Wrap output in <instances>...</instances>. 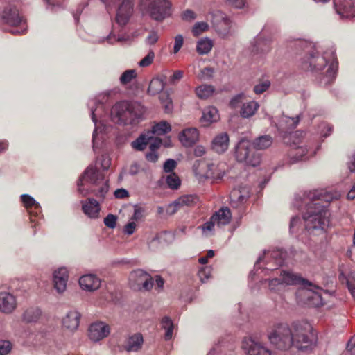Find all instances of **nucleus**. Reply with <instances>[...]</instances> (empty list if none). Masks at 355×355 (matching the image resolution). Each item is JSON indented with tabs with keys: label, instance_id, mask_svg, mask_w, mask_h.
Here are the masks:
<instances>
[{
	"label": "nucleus",
	"instance_id": "f257e3e1",
	"mask_svg": "<svg viewBox=\"0 0 355 355\" xmlns=\"http://www.w3.org/2000/svg\"><path fill=\"white\" fill-rule=\"evenodd\" d=\"M335 198H337V195L323 189L309 191L304 193L303 200L307 208L303 214V220L304 228L310 234L326 232L330 225L327 204Z\"/></svg>",
	"mask_w": 355,
	"mask_h": 355
},
{
	"label": "nucleus",
	"instance_id": "f03ea898",
	"mask_svg": "<svg viewBox=\"0 0 355 355\" xmlns=\"http://www.w3.org/2000/svg\"><path fill=\"white\" fill-rule=\"evenodd\" d=\"M338 65L336 51L332 47L324 51L322 55L311 54L309 60L303 62L302 67L318 76L319 83L327 85L335 79Z\"/></svg>",
	"mask_w": 355,
	"mask_h": 355
},
{
	"label": "nucleus",
	"instance_id": "7ed1b4c3",
	"mask_svg": "<svg viewBox=\"0 0 355 355\" xmlns=\"http://www.w3.org/2000/svg\"><path fill=\"white\" fill-rule=\"evenodd\" d=\"M145 112V107L137 102L121 101L116 103L111 110L113 120L123 125L137 123Z\"/></svg>",
	"mask_w": 355,
	"mask_h": 355
},
{
	"label": "nucleus",
	"instance_id": "20e7f679",
	"mask_svg": "<svg viewBox=\"0 0 355 355\" xmlns=\"http://www.w3.org/2000/svg\"><path fill=\"white\" fill-rule=\"evenodd\" d=\"M292 347L304 351L310 348L314 343L313 327L306 321H295L291 324Z\"/></svg>",
	"mask_w": 355,
	"mask_h": 355
},
{
	"label": "nucleus",
	"instance_id": "39448f33",
	"mask_svg": "<svg viewBox=\"0 0 355 355\" xmlns=\"http://www.w3.org/2000/svg\"><path fill=\"white\" fill-rule=\"evenodd\" d=\"M83 182L99 185L100 188L98 192L96 193V196L98 197L104 198L108 191V185L107 182L104 181V175L99 171L97 166L92 165L88 166L78 182V192L83 196H85L89 194L90 191L83 187L84 186Z\"/></svg>",
	"mask_w": 355,
	"mask_h": 355
},
{
	"label": "nucleus",
	"instance_id": "423d86ee",
	"mask_svg": "<svg viewBox=\"0 0 355 355\" xmlns=\"http://www.w3.org/2000/svg\"><path fill=\"white\" fill-rule=\"evenodd\" d=\"M291 334V324L277 323L268 331L267 338L277 349L288 350L292 347Z\"/></svg>",
	"mask_w": 355,
	"mask_h": 355
},
{
	"label": "nucleus",
	"instance_id": "0eeeda50",
	"mask_svg": "<svg viewBox=\"0 0 355 355\" xmlns=\"http://www.w3.org/2000/svg\"><path fill=\"white\" fill-rule=\"evenodd\" d=\"M107 7L116 8L115 22L125 26L134 13L135 0H101Z\"/></svg>",
	"mask_w": 355,
	"mask_h": 355
},
{
	"label": "nucleus",
	"instance_id": "6e6552de",
	"mask_svg": "<svg viewBox=\"0 0 355 355\" xmlns=\"http://www.w3.org/2000/svg\"><path fill=\"white\" fill-rule=\"evenodd\" d=\"M1 17L4 23L12 27L10 31L12 34L20 35L26 32L25 21L16 5L8 3L3 8Z\"/></svg>",
	"mask_w": 355,
	"mask_h": 355
},
{
	"label": "nucleus",
	"instance_id": "1a4fd4ad",
	"mask_svg": "<svg viewBox=\"0 0 355 355\" xmlns=\"http://www.w3.org/2000/svg\"><path fill=\"white\" fill-rule=\"evenodd\" d=\"M235 156L238 162H245L247 165L257 166L260 164L261 157L252 148V144L245 139H242L238 143Z\"/></svg>",
	"mask_w": 355,
	"mask_h": 355
},
{
	"label": "nucleus",
	"instance_id": "9d476101",
	"mask_svg": "<svg viewBox=\"0 0 355 355\" xmlns=\"http://www.w3.org/2000/svg\"><path fill=\"white\" fill-rule=\"evenodd\" d=\"M299 137L300 134L297 132L289 135V139L293 141L291 148L288 153L291 164L306 159L308 157L306 155L309 153L307 146L299 139Z\"/></svg>",
	"mask_w": 355,
	"mask_h": 355
},
{
	"label": "nucleus",
	"instance_id": "9b49d317",
	"mask_svg": "<svg viewBox=\"0 0 355 355\" xmlns=\"http://www.w3.org/2000/svg\"><path fill=\"white\" fill-rule=\"evenodd\" d=\"M246 355H272L271 350L257 338H244L241 346Z\"/></svg>",
	"mask_w": 355,
	"mask_h": 355
},
{
	"label": "nucleus",
	"instance_id": "f8f14e48",
	"mask_svg": "<svg viewBox=\"0 0 355 355\" xmlns=\"http://www.w3.org/2000/svg\"><path fill=\"white\" fill-rule=\"evenodd\" d=\"M129 281L131 286L135 290L150 291L153 286L151 276L141 269L131 272L129 275Z\"/></svg>",
	"mask_w": 355,
	"mask_h": 355
},
{
	"label": "nucleus",
	"instance_id": "ddd939ff",
	"mask_svg": "<svg viewBox=\"0 0 355 355\" xmlns=\"http://www.w3.org/2000/svg\"><path fill=\"white\" fill-rule=\"evenodd\" d=\"M149 13L152 19L162 21L171 14V3L168 0H157L149 6Z\"/></svg>",
	"mask_w": 355,
	"mask_h": 355
},
{
	"label": "nucleus",
	"instance_id": "4468645a",
	"mask_svg": "<svg viewBox=\"0 0 355 355\" xmlns=\"http://www.w3.org/2000/svg\"><path fill=\"white\" fill-rule=\"evenodd\" d=\"M110 326L105 322L96 321L88 328V337L93 342H98L107 338L110 334Z\"/></svg>",
	"mask_w": 355,
	"mask_h": 355
},
{
	"label": "nucleus",
	"instance_id": "2eb2a0df",
	"mask_svg": "<svg viewBox=\"0 0 355 355\" xmlns=\"http://www.w3.org/2000/svg\"><path fill=\"white\" fill-rule=\"evenodd\" d=\"M334 5L341 18L355 17V3L352 0H334Z\"/></svg>",
	"mask_w": 355,
	"mask_h": 355
},
{
	"label": "nucleus",
	"instance_id": "dca6fc26",
	"mask_svg": "<svg viewBox=\"0 0 355 355\" xmlns=\"http://www.w3.org/2000/svg\"><path fill=\"white\" fill-rule=\"evenodd\" d=\"M79 285L85 291L94 292L100 288L101 280L96 275L86 274L79 278Z\"/></svg>",
	"mask_w": 355,
	"mask_h": 355
},
{
	"label": "nucleus",
	"instance_id": "f3484780",
	"mask_svg": "<svg viewBox=\"0 0 355 355\" xmlns=\"http://www.w3.org/2000/svg\"><path fill=\"white\" fill-rule=\"evenodd\" d=\"M321 289L316 286H312L304 288L302 291L303 295L307 297V302L309 305L313 306H321L324 305V302L321 295Z\"/></svg>",
	"mask_w": 355,
	"mask_h": 355
},
{
	"label": "nucleus",
	"instance_id": "a211bd4d",
	"mask_svg": "<svg viewBox=\"0 0 355 355\" xmlns=\"http://www.w3.org/2000/svg\"><path fill=\"white\" fill-rule=\"evenodd\" d=\"M286 258V252L280 249L273 250L272 251H268L265 252L264 257L263 259V261H266L267 264L270 262H274V265L275 267L281 266L284 260ZM262 261V258H259L257 261L255 263L257 266L258 263Z\"/></svg>",
	"mask_w": 355,
	"mask_h": 355
},
{
	"label": "nucleus",
	"instance_id": "6ab92c4d",
	"mask_svg": "<svg viewBox=\"0 0 355 355\" xmlns=\"http://www.w3.org/2000/svg\"><path fill=\"white\" fill-rule=\"evenodd\" d=\"M279 277L284 282V287L286 285H302L304 288L312 286V283L301 276L291 272L282 271Z\"/></svg>",
	"mask_w": 355,
	"mask_h": 355
},
{
	"label": "nucleus",
	"instance_id": "aec40b11",
	"mask_svg": "<svg viewBox=\"0 0 355 355\" xmlns=\"http://www.w3.org/2000/svg\"><path fill=\"white\" fill-rule=\"evenodd\" d=\"M68 277V271L66 268H60L54 272V288L58 293H62L65 291Z\"/></svg>",
	"mask_w": 355,
	"mask_h": 355
},
{
	"label": "nucleus",
	"instance_id": "412c9836",
	"mask_svg": "<svg viewBox=\"0 0 355 355\" xmlns=\"http://www.w3.org/2000/svg\"><path fill=\"white\" fill-rule=\"evenodd\" d=\"M81 314L76 310H70L62 319V326L64 329L74 331L80 324Z\"/></svg>",
	"mask_w": 355,
	"mask_h": 355
},
{
	"label": "nucleus",
	"instance_id": "4be33fe9",
	"mask_svg": "<svg viewBox=\"0 0 355 355\" xmlns=\"http://www.w3.org/2000/svg\"><path fill=\"white\" fill-rule=\"evenodd\" d=\"M15 297L8 292H0V311L10 313L16 308Z\"/></svg>",
	"mask_w": 355,
	"mask_h": 355
},
{
	"label": "nucleus",
	"instance_id": "5701e85b",
	"mask_svg": "<svg viewBox=\"0 0 355 355\" xmlns=\"http://www.w3.org/2000/svg\"><path fill=\"white\" fill-rule=\"evenodd\" d=\"M199 133L196 128H189L183 130L179 135L181 144L186 147H190L198 141Z\"/></svg>",
	"mask_w": 355,
	"mask_h": 355
},
{
	"label": "nucleus",
	"instance_id": "b1692460",
	"mask_svg": "<svg viewBox=\"0 0 355 355\" xmlns=\"http://www.w3.org/2000/svg\"><path fill=\"white\" fill-rule=\"evenodd\" d=\"M271 40L263 38L262 36L258 35L252 44V51L254 54L265 55L269 53L272 49Z\"/></svg>",
	"mask_w": 355,
	"mask_h": 355
},
{
	"label": "nucleus",
	"instance_id": "393cba45",
	"mask_svg": "<svg viewBox=\"0 0 355 355\" xmlns=\"http://www.w3.org/2000/svg\"><path fill=\"white\" fill-rule=\"evenodd\" d=\"M229 146V136L226 132L217 135L211 141V148L218 154L225 153Z\"/></svg>",
	"mask_w": 355,
	"mask_h": 355
},
{
	"label": "nucleus",
	"instance_id": "a878e982",
	"mask_svg": "<svg viewBox=\"0 0 355 355\" xmlns=\"http://www.w3.org/2000/svg\"><path fill=\"white\" fill-rule=\"evenodd\" d=\"M209 162L200 160L196 161L193 166L195 176L199 181L207 179L208 176H213V173L208 170Z\"/></svg>",
	"mask_w": 355,
	"mask_h": 355
},
{
	"label": "nucleus",
	"instance_id": "bb28decb",
	"mask_svg": "<svg viewBox=\"0 0 355 355\" xmlns=\"http://www.w3.org/2000/svg\"><path fill=\"white\" fill-rule=\"evenodd\" d=\"M81 203L83 211L85 215L92 218L98 217L101 208L98 201L94 198H88L87 201H82Z\"/></svg>",
	"mask_w": 355,
	"mask_h": 355
},
{
	"label": "nucleus",
	"instance_id": "cd10ccee",
	"mask_svg": "<svg viewBox=\"0 0 355 355\" xmlns=\"http://www.w3.org/2000/svg\"><path fill=\"white\" fill-rule=\"evenodd\" d=\"M232 218V214L229 208L224 207L220 208L212 216V220H215L218 226L227 225Z\"/></svg>",
	"mask_w": 355,
	"mask_h": 355
},
{
	"label": "nucleus",
	"instance_id": "c85d7f7f",
	"mask_svg": "<svg viewBox=\"0 0 355 355\" xmlns=\"http://www.w3.org/2000/svg\"><path fill=\"white\" fill-rule=\"evenodd\" d=\"M249 198V192L247 189H234L230 195V203L233 207H238L239 204H243Z\"/></svg>",
	"mask_w": 355,
	"mask_h": 355
},
{
	"label": "nucleus",
	"instance_id": "c756f323",
	"mask_svg": "<svg viewBox=\"0 0 355 355\" xmlns=\"http://www.w3.org/2000/svg\"><path fill=\"white\" fill-rule=\"evenodd\" d=\"M143 342L142 335L139 333L135 334L127 339L125 349L128 352H137L141 347Z\"/></svg>",
	"mask_w": 355,
	"mask_h": 355
},
{
	"label": "nucleus",
	"instance_id": "7c9ffc66",
	"mask_svg": "<svg viewBox=\"0 0 355 355\" xmlns=\"http://www.w3.org/2000/svg\"><path fill=\"white\" fill-rule=\"evenodd\" d=\"M299 116L291 118L286 116H282L277 127L282 132H287L294 129L298 124Z\"/></svg>",
	"mask_w": 355,
	"mask_h": 355
},
{
	"label": "nucleus",
	"instance_id": "2f4dec72",
	"mask_svg": "<svg viewBox=\"0 0 355 355\" xmlns=\"http://www.w3.org/2000/svg\"><path fill=\"white\" fill-rule=\"evenodd\" d=\"M88 106L91 110V117L94 123L96 124L97 122V116L101 114V112L104 110V105L100 100L97 98L92 99L88 103Z\"/></svg>",
	"mask_w": 355,
	"mask_h": 355
},
{
	"label": "nucleus",
	"instance_id": "473e14b6",
	"mask_svg": "<svg viewBox=\"0 0 355 355\" xmlns=\"http://www.w3.org/2000/svg\"><path fill=\"white\" fill-rule=\"evenodd\" d=\"M219 119L218 110L214 107H208L203 111L201 121L208 125L213 122H216Z\"/></svg>",
	"mask_w": 355,
	"mask_h": 355
},
{
	"label": "nucleus",
	"instance_id": "72a5a7b5",
	"mask_svg": "<svg viewBox=\"0 0 355 355\" xmlns=\"http://www.w3.org/2000/svg\"><path fill=\"white\" fill-rule=\"evenodd\" d=\"M259 105L254 101L244 103L241 109V115L243 118H249L253 116L259 108Z\"/></svg>",
	"mask_w": 355,
	"mask_h": 355
},
{
	"label": "nucleus",
	"instance_id": "f704fd0d",
	"mask_svg": "<svg viewBox=\"0 0 355 355\" xmlns=\"http://www.w3.org/2000/svg\"><path fill=\"white\" fill-rule=\"evenodd\" d=\"M21 199L24 206L28 209L29 213L31 214L33 209L35 214L40 212V206L33 198L28 194H23L21 196Z\"/></svg>",
	"mask_w": 355,
	"mask_h": 355
},
{
	"label": "nucleus",
	"instance_id": "c9c22d12",
	"mask_svg": "<svg viewBox=\"0 0 355 355\" xmlns=\"http://www.w3.org/2000/svg\"><path fill=\"white\" fill-rule=\"evenodd\" d=\"M150 135L151 133H148V132L141 134L136 140L132 142V147L137 150H144L149 143V140H150Z\"/></svg>",
	"mask_w": 355,
	"mask_h": 355
},
{
	"label": "nucleus",
	"instance_id": "e433bc0d",
	"mask_svg": "<svg viewBox=\"0 0 355 355\" xmlns=\"http://www.w3.org/2000/svg\"><path fill=\"white\" fill-rule=\"evenodd\" d=\"M272 144V138L269 135H263L256 138L252 145L257 150H264L270 147Z\"/></svg>",
	"mask_w": 355,
	"mask_h": 355
},
{
	"label": "nucleus",
	"instance_id": "4c0bfd02",
	"mask_svg": "<svg viewBox=\"0 0 355 355\" xmlns=\"http://www.w3.org/2000/svg\"><path fill=\"white\" fill-rule=\"evenodd\" d=\"M171 130V125L165 121H162L159 123H156L152 127L151 130L148 131V133H151V135H163L168 132H170Z\"/></svg>",
	"mask_w": 355,
	"mask_h": 355
},
{
	"label": "nucleus",
	"instance_id": "58836bf2",
	"mask_svg": "<svg viewBox=\"0 0 355 355\" xmlns=\"http://www.w3.org/2000/svg\"><path fill=\"white\" fill-rule=\"evenodd\" d=\"M215 89L212 85H201L196 88V94L200 99H206L211 96Z\"/></svg>",
	"mask_w": 355,
	"mask_h": 355
},
{
	"label": "nucleus",
	"instance_id": "ea45409f",
	"mask_svg": "<svg viewBox=\"0 0 355 355\" xmlns=\"http://www.w3.org/2000/svg\"><path fill=\"white\" fill-rule=\"evenodd\" d=\"M213 47V42L209 38L200 40L196 45V51L200 55L207 54Z\"/></svg>",
	"mask_w": 355,
	"mask_h": 355
},
{
	"label": "nucleus",
	"instance_id": "a19ab883",
	"mask_svg": "<svg viewBox=\"0 0 355 355\" xmlns=\"http://www.w3.org/2000/svg\"><path fill=\"white\" fill-rule=\"evenodd\" d=\"M162 327L165 330L164 338L166 340H171L173 337L174 325L168 317H164L161 321Z\"/></svg>",
	"mask_w": 355,
	"mask_h": 355
},
{
	"label": "nucleus",
	"instance_id": "79ce46f5",
	"mask_svg": "<svg viewBox=\"0 0 355 355\" xmlns=\"http://www.w3.org/2000/svg\"><path fill=\"white\" fill-rule=\"evenodd\" d=\"M165 87L163 80L159 78H153L150 84L148 89V92L151 95H155L161 92Z\"/></svg>",
	"mask_w": 355,
	"mask_h": 355
},
{
	"label": "nucleus",
	"instance_id": "37998d69",
	"mask_svg": "<svg viewBox=\"0 0 355 355\" xmlns=\"http://www.w3.org/2000/svg\"><path fill=\"white\" fill-rule=\"evenodd\" d=\"M177 201L181 208L184 207H191L198 202V198L195 195H186L178 198Z\"/></svg>",
	"mask_w": 355,
	"mask_h": 355
},
{
	"label": "nucleus",
	"instance_id": "c03bdc74",
	"mask_svg": "<svg viewBox=\"0 0 355 355\" xmlns=\"http://www.w3.org/2000/svg\"><path fill=\"white\" fill-rule=\"evenodd\" d=\"M41 315V311L38 309H30L24 313V320L27 322H33L37 321Z\"/></svg>",
	"mask_w": 355,
	"mask_h": 355
},
{
	"label": "nucleus",
	"instance_id": "a18cd8bd",
	"mask_svg": "<svg viewBox=\"0 0 355 355\" xmlns=\"http://www.w3.org/2000/svg\"><path fill=\"white\" fill-rule=\"evenodd\" d=\"M208 170L210 171L211 173H213V176H208V178L211 179H220L224 175V170L220 168L219 165L215 164L214 163L209 164Z\"/></svg>",
	"mask_w": 355,
	"mask_h": 355
},
{
	"label": "nucleus",
	"instance_id": "49530a36",
	"mask_svg": "<svg viewBox=\"0 0 355 355\" xmlns=\"http://www.w3.org/2000/svg\"><path fill=\"white\" fill-rule=\"evenodd\" d=\"M166 182L168 187L172 189H176L180 185V178L175 173H171L167 175Z\"/></svg>",
	"mask_w": 355,
	"mask_h": 355
},
{
	"label": "nucleus",
	"instance_id": "de8ad7c7",
	"mask_svg": "<svg viewBox=\"0 0 355 355\" xmlns=\"http://www.w3.org/2000/svg\"><path fill=\"white\" fill-rule=\"evenodd\" d=\"M137 73L135 69H129L124 71L120 77V83L122 85H126L136 78Z\"/></svg>",
	"mask_w": 355,
	"mask_h": 355
},
{
	"label": "nucleus",
	"instance_id": "09e8293b",
	"mask_svg": "<svg viewBox=\"0 0 355 355\" xmlns=\"http://www.w3.org/2000/svg\"><path fill=\"white\" fill-rule=\"evenodd\" d=\"M269 288L273 292H279L284 288V282H282L281 277L273 278L269 280Z\"/></svg>",
	"mask_w": 355,
	"mask_h": 355
},
{
	"label": "nucleus",
	"instance_id": "8fccbe9b",
	"mask_svg": "<svg viewBox=\"0 0 355 355\" xmlns=\"http://www.w3.org/2000/svg\"><path fill=\"white\" fill-rule=\"evenodd\" d=\"M211 268L209 266L202 267L198 272V276L202 283H205L209 278L211 277Z\"/></svg>",
	"mask_w": 355,
	"mask_h": 355
},
{
	"label": "nucleus",
	"instance_id": "3c124183",
	"mask_svg": "<svg viewBox=\"0 0 355 355\" xmlns=\"http://www.w3.org/2000/svg\"><path fill=\"white\" fill-rule=\"evenodd\" d=\"M302 227V220L299 216L292 217L290 222L289 229L291 233H297Z\"/></svg>",
	"mask_w": 355,
	"mask_h": 355
},
{
	"label": "nucleus",
	"instance_id": "603ef678",
	"mask_svg": "<svg viewBox=\"0 0 355 355\" xmlns=\"http://www.w3.org/2000/svg\"><path fill=\"white\" fill-rule=\"evenodd\" d=\"M161 103L164 107L165 112L170 113L173 110V103L168 95L163 94L159 96Z\"/></svg>",
	"mask_w": 355,
	"mask_h": 355
},
{
	"label": "nucleus",
	"instance_id": "864d4df0",
	"mask_svg": "<svg viewBox=\"0 0 355 355\" xmlns=\"http://www.w3.org/2000/svg\"><path fill=\"white\" fill-rule=\"evenodd\" d=\"M209 28L207 23L202 21L197 22L192 28V33L194 36H198L203 32L206 31Z\"/></svg>",
	"mask_w": 355,
	"mask_h": 355
},
{
	"label": "nucleus",
	"instance_id": "5fc2aeb1",
	"mask_svg": "<svg viewBox=\"0 0 355 355\" xmlns=\"http://www.w3.org/2000/svg\"><path fill=\"white\" fill-rule=\"evenodd\" d=\"M214 69L212 67H207L200 70L198 78L202 80H207L212 78Z\"/></svg>",
	"mask_w": 355,
	"mask_h": 355
},
{
	"label": "nucleus",
	"instance_id": "6e6d98bb",
	"mask_svg": "<svg viewBox=\"0 0 355 355\" xmlns=\"http://www.w3.org/2000/svg\"><path fill=\"white\" fill-rule=\"evenodd\" d=\"M111 159L109 156L106 155H103L100 158H98L96 162V166L100 165L103 170H107L110 166Z\"/></svg>",
	"mask_w": 355,
	"mask_h": 355
},
{
	"label": "nucleus",
	"instance_id": "4d7b16f0",
	"mask_svg": "<svg viewBox=\"0 0 355 355\" xmlns=\"http://www.w3.org/2000/svg\"><path fill=\"white\" fill-rule=\"evenodd\" d=\"M162 141L157 137H153V135H150V140H149V149L150 150L157 151L162 145Z\"/></svg>",
	"mask_w": 355,
	"mask_h": 355
},
{
	"label": "nucleus",
	"instance_id": "13d9d810",
	"mask_svg": "<svg viewBox=\"0 0 355 355\" xmlns=\"http://www.w3.org/2000/svg\"><path fill=\"white\" fill-rule=\"evenodd\" d=\"M155 58V53L153 51H150L148 54L139 62V65L141 67L149 66Z\"/></svg>",
	"mask_w": 355,
	"mask_h": 355
},
{
	"label": "nucleus",
	"instance_id": "bf43d9fd",
	"mask_svg": "<svg viewBox=\"0 0 355 355\" xmlns=\"http://www.w3.org/2000/svg\"><path fill=\"white\" fill-rule=\"evenodd\" d=\"M333 127L327 123H321L319 125V131L322 137L329 136L332 132Z\"/></svg>",
	"mask_w": 355,
	"mask_h": 355
},
{
	"label": "nucleus",
	"instance_id": "052dcab7",
	"mask_svg": "<svg viewBox=\"0 0 355 355\" xmlns=\"http://www.w3.org/2000/svg\"><path fill=\"white\" fill-rule=\"evenodd\" d=\"M145 209L143 207L135 205L134 207V214L131 220L137 221L144 217Z\"/></svg>",
	"mask_w": 355,
	"mask_h": 355
},
{
	"label": "nucleus",
	"instance_id": "680f3d73",
	"mask_svg": "<svg viewBox=\"0 0 355 355\" xmlns=\"http://www.w3.org/2000/svg\"><path fill=\"white\" fill-rule=\"evenodd\" d=\"M270 85V83L268 80L259 83L254 87V92L257 94H261L269 88Z\"/></svg>",
	"mask_w": 355,
	"mask_h": 355
},
{
	"label": "nucleus",
	"instance_id": "e2e57ef3",
	"mask_svg": "<svg viewBox=\"0 0 355 355\" xmlns=\"http://www.w3.org/2000/svg\"><path fill=\"white\" fill-rule=\"evenodd\" d=\"M12 349V344L8 340L0 341V355H7Z\"/></svg>",
	"mask_w": 355,
	"mask_h": 355
},
{
	"label": "nucleus",
	"instance_id": "0e129e2a",
	"mask_svg": "<svg viewBox=\"0 0 355 355\" xmlns=\"http://www.w3.org/2000/svg\"><path fill=\"white\" fill-rule=\"evenodd\" d=\"M116 216L110 214L104 218V224L106 227L114 229L116 225Z\"/></svg>",
	"mask_w": 355,
	"mask_h": 355
},
{
	"label": "nucleus",
	"instance_id": "69168bd1",
	"mask_svg": "<svg viewBox=\"0 0 355 355\" xmlns=\"http://www.w3.org/2000/svg\"><path fill=\"white\" fill-rule=\"evenodd\" d=\"M177 162L172 159H168L164 164L163 169L166 173H171L176 167Z\"/></svg>",
	"mask_w": 355,
	"mask_h": 355
},
{
	"label": "nucleus",
	"instance_id": "338daca9",
	"mask_svg": "<svg viewBox=\"0 0 355 355\" xmlns=\"http://www.w3.org/2000/svg\"><path fill=\"white\" fill-rule=\"evenodd\" d=\"M184 44V38L182 35H178L175 37L173 53H177Z\"/></svg>",
	"mask_w": 355,
	"mask_h": 355
},
{
	"label": "nucleus",
	"instance_id": "774afa93",
	"mask_svg": "<svg viewBox=\"0 0 355 355\" xmlns=\"http://www.w3.org/2000/svg\"><path fill=\"white\" fill-rule=\"evenodd\" d=\"M345 355H355V336L348 342Z\"/></svg>",
	"mask_w": 355,
	"mask_h": 355
}]
</instances>
